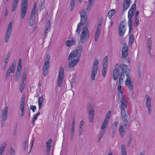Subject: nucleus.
I'll return each mask as SVG.
<instances>
[{
    "label": "nucleus",
    "mask_w": 155,
    "mask_h": 155,
    "mask_svg": "<svg viewBox=\"0 0 155 155\" xmlns=\"http://www.w3.org/2000/svg\"><path fill=\"white\" fill-rule=\"evenodd\" d=\"M121 68L122 70V73L120 75L119 80V84H121V83L122 82L123 79L125 78L124 75V73L126 74L127 79L125 81V84L127 86L129 90L131 91L133 89V86L131 78L129 76L130 70L128 69V66L126 65H122Z\"/></svg>",
    "instance_id": "f257e3e1"
},
{
    "label": "nucleus",
    "mask_w": 155,
    "mask_h": 155,
    "mask_svg": "<svg viewBox=\"0 0 155 155\" xmlns=\"http://www.w3.org/2000/svg\"><path fill=\"white\" fill-rule=\"evenodd\" d=\"M81 50L80 52H78L77 50H74L71 52L69 57L68 60H71L76 58H77L70 62L69 64V66L70 67H74L80 61L79 58L81 55Z\"/></svg>",
    "instance_id": "f03ea898"
},
{
    "label": "nucleus",
    "mask_w": 155,
    "mask_h": 155,
    "mask_svg": "<svg viewBox=\"0 0 155 155\" xmlns=\"http://www.w3.org/2000/svg\"><path fill=\"white\" fill-rule=\"evenodd\" d=\"M80 14L81 16V21L78 24L76 30V32L78 34H79L80 32V25H84L87 19V14L84 10H82L80 12Z\"/></svg>",
    "instance_id": "7ed1b4c3"
},
{
    "label": "nucleus",
    "mask_w": 155,
    "mask_h": 155,
    "mask_svg": "<svg viewBox=\"0 0 155 155\" xmlns=\"http://www.w3.org/2000/svg\"><path fill=\"white\" fill-rule=\"evenodd\" d=\"M110 111H109L108 112L107 114L106 115V118L103 122V123L101 127V130L100 132L101 135V136L100 138L99 139V140H100L102 138L103 135L104 133L105 132V131L106 130L105 127L108 124L109 120L110 118Z\"/></svg>",
    "instance_id": "20e7f679"
},
{
    "label": "nucleus",
    "mask_w": 155,
    "mask_h": 155,
    "mask_svg": "<svg viewBox=\"0 0 155 155\" xmlns=\"http://www.w3.org/2000/svg\"><path fill=\"white\" fill-rule=\"evenodd\" d=\"M89 32L87 27L84 28L82 30L80 36V40L82 43H85L89 37Z\"/></svg>",
    "instance_id": "39448f33"
},
{
    "label": "nucleus",
    "mask_w": 155,
    "mask_h": 155,
    "mask_svg": "<svg viewBox=\"0 0 155 155\" xmlns=\"http://www.w3.org/2000/svg\"><path fill=\"white\" fill-rule=\"evenodd\" d=\"M50 56L48 54L47 55L46 58L45 60V64L43 66V75L44 76H46L47 74L48 69L49 66V61Z\"/></svg>",
    "instance_id": "423d86ee"
},
{
    "label": "nucleus",
    "mask_w": 155,
    "mask_h": 155,
    "mask_svg": "<svg viewBox=\"0 0 155 155\" xmlns=\"http://www.w3.org/2000/svg\"><path fill=\"white\" fill-rule=\"evenodd\" d=\"M21 4V17L23 19L24 18L27 11L28 7V0H22Z\"/></svg>",
    "instance_id": "0eeeda50"
},
{
    "label": "nucleus",
    "mask_w": 155,
    "mask_h": 155,
    "mask_svg": "<svg viewBox=\"0 0 155 155\" xmlns=\"http://www.w3.org/2000/svg\"><path fill=\"white\" fill-rule=\"evenodd\" d=\"M98 61L96 60L94 62L92 68V72L91 75V78L92 80H94L95 79V75L97 73V70L98 68Z\"/></svg>",
    "instance_id": "6e6552de"
},
{
    "label": "nucleus",
    "mask_w": 155,
    "mask_h": 155,
    "mask_svg": "<svg viewBox=\"0 0 155 155\" xmlns=\"http://www.w3.org/2000/svg\"><path fill=\"white\" fill-rule=\"evenodd\" d=\"M64 77V69L62 67L60 68L58 74V85L59 87L61 85Z\"/></svg>",
    "instance_id": "1a4fd4ad"
},
{
    "label": "nucleus",
    "mask_w": 155,
    "mask_h": 155,
    "mask_svg": "<svg viewBox=\"0 0 155 155\" xmlns=\"http://www.w3.org/2000/svg\"><path fill=\"white\" fill-rule=\"evenodd\" d=\"M108 58L107 56H106L103 60L102 64L103 66V69L102 71V76L104 77L106 76V72L107 69Z\"/></svg>",
    "instance_id": "9d476101"
},
{
    "label": "nucleus",
    "mask_w": 155,
    "mask_h": 155,
    "mask_svg": "<svg viewBox=\"0 0 155 155\" xmlns=\"http://www.w3.org/2000/svg\"><path fill=\"white\" fill-rule=\"evenodd\" d=\"M125 23L123 21H121L119 25V35L121 37H123L126 30L125 27Z\"/></svg>",
    "instance_id": "9b49d317"
},
{
    "label": "nucleus",
    "mask_w": 155,
    "mask_h": 155,
    "mask_svg": "<svg viewBox=\"0 0 155 155\" xmlns=\"http://www.w3.org/2000/svg\"><path fill=\"white\" fill-rule=\"evenodd\" d=\"M121 68L119 64H116L113 74V77L114 81L116 80L119 74V71Z\"/></svg>",
    "instance_id": "f8f14e48"
},
{
    "label": "nucleus",
    "mask_w": 155,
    "mask_h": 155,
    "mask_svg": "<svg viewBox=\"0 0 155 155\" xmlns=\"http://www.w3.org/2000/svg\"><path fill=\"white\" fill-rule=\"evenodd\" d=\"M127 102L126 99L124 98H121L120 105V107L122 109V110L121 111V114H126L125 109L127 107Z\"/></svg>",
    "instance_id": "ddd939ff"
},
{
    "label": "nucleus",
    "mask_w": 155,
    "mask_h": 155,
    "mask_svg": "<svg viewBox=\"0 0 155 155\" xmlns=\"http://www.w3.org/2000/svg\"><path fill=\"white\" fill-rule=\"evenodd\" d=\"M12 27V22L11 21L9 23L8 26L7 32L5 36V41L7 42L10 36Z\"/></svg>",
    "instance_id": "4468645a"
},
{
    "label": "nucleus",
    "mask_w": 155,
    "mask_h": 155,
    "mask_svg": "<svg viewBox=\"0 0 155 155\" xmlns=\"http://www.w3.org/2000/svg\"><path fill=\"white\" fill-rule=\"evenodd\" d=\"M136 9V5L134 4L130 10L128 11V18H132Z\"/></svg>",
    "instance_id": "2eb2a0df"
},
{
    "label": "nucleus",
    "mask_w": 155,
    "mask_h": 155,
    "mask_svg": "<svg viewBox=\"0 0 155 155\" xmlns=\"http://www.w3.org/2000/svg\"><path fill=\"white\" fill-rule=\"evenodd\" d=\"M87 108L88 109L89 108H91V110L88 112L89 115V122H92L94 116V111L93 109L92 105H88L87 107Z\"/></svg>",
    "instance_id": "dca6fc26"
},
{
    "label": "nucleus",
    "mask_w": 155,
    "mask_h": 155,
    "mask_svg": "<svg viewBox=\"0 0 155 155\" xmlns=\"http://www.w3.org/2000/svg\"><path fill=\"white\" fill-rule=\"evenodd\" d=\"M8 108L7 106H5L4 110L2 111V123L5 122L7 119Z\"/></svg>",
    "instance_id": "f3484780"
},
{
    "label": "nucleus",
    "mask_w": 155,
    "mask_h": 155,
    "mask_svg": "<svg viewBox=\"0 0 155 155\" xmlns=\"http://www.w3.org/2000/svg\"><path fill=\"white\" fill-rule=\"evenodd\" d=\"M145 97L146 99V107L148 108V111L149 114L150 113L151 110V100L149 96L146 94Z\"/></svg>",
    "instance_id": "a211bd4d"
},
{
    "label": "nucleus",
    "mask_w": 155,
    "mask_h": 155,
    "mask_svg": "<svg viewBox=\"0 0 155 155\" xmlns=\"http://www.w3.org/2000/svg\"><path fill=\"white\" fill-rule=\"evenodd\" d=\"M51 29V23L50 21H47L46 24L45 28L44 30V33L45 36H47V33L50 31Z\"/></svg>",
    "instance_id": "6ab92c4d"
},
{
    "label": "nucleus",
    "mask_w": 155,
    "mask_h": 155,
    "mask_svg": "<svg viewBox=\"0 0 155 155\" xmlns=\"http://www.w3.org/2000/svg\"><path fill=\"white\" fill-rule=\"evenodd\" d=\"M127 50V46L124 45L122 50L123 58H125L128 55Z\"/></svg>",
    "instance_id": "aec40b11"
},
{
    "label": "nucleus",
    "mask_w": 155,
    "mask_h": 155,
    "mask_svg": "<svg viewBox=\"0 0 155 155\" xmlns=\"http://www.w3.org/2000/svg\"><path fill=\"white\" fill-rule=\"evenodd\" d=\"M130 2V0H124L123 2V11H126L129 7Z\"/></svg>",
    "instance_id": "412c9836"
},
{
    "label": "nucleus",
    "mask_w": 155,
    "mask_h": 155,
    "mask_svg": "<svg viewBox=\"0 0 155 155\" xmlns=\"http://www.w3.org/2000/svg\"><path fill=\"white\" fill-rule=\"evenodd\" d=\"M21 71V60L20 59L18 61V64L17 66V71L18 72H17L16 74V76L18 77H19L20 73Z\"/></svg>",
    "instance_id": "4be33fe9"
},
{
    "label": "nucleus",
    "mask_w": 155,
    "mask_h": 155,
    "mask_svg": "<svg viewBox=\"0 0 155 155\" xmlns=\"http://www.w3.org/2000/svg\"><path fill=\"white\" fill-rule=\"evenodd\" d=\"M15 69V66L13 64H12V66L10 67L8 70L6 74V78H7L9 76L11 73H14Z\"/></svg>",
    "instance_id": "5701e85b"
},
{
    "label": "nucleus",
    "mask_w": 155,
    "mask_h": 155,
    "mask_svg": "<svg viewBox=\"0 0 155 155\" xmlns=\"http://www.w3.org/2000/svg\"><path fill=\"white\" fill-rule=\"evenodd\" d=\"M121 116L123 119V125L124 127H126L128 122V120H127V114H121Z\"/></svg>",
    "instance_id": "b1692460"
},
{
    "label": "nucleus",
    "mask_w": 155,
    "mask_h": 155,
    "mask_svg": "<svg viewBox=\"0 0 155 155\" xmlns=\"http://www.w3.org/2000/svg\"><path fill=\"white\" fill-rule=\"evenodd\" d=\"M44 102V99L42 97H40L38 98V105L39 110L42 108Z\"/></svg>",
    "instance_id": "393cba45"
},
{
    "label": "nucleus",
    "mask_w": 155,
    "mask_h": 155,
    "mask_svg": "<svg viewBox=\"0 0 155 155\" xmlns=\"http://www.w3.org/2000/svg\"><path fill=\"white\" fill-rule=\"evenodd\" d=\"M103 19V18H102L99 21L98 24L97 25V30L96 32H97V31H99L100 33L101 30V28L102 27V22Z\"/></svg>",
    "instance_id": "a878e982"
},
{
    "label": "nucleus",
    "mask_w": 155,
    "mask_h": 155,
    "mask_svg": "<svg viewBox=\"0 0 155 155\" xmlns=\"http://www.w3.org/2000/svg\"><path fill=\"white\" fill-rule=\"evenodd\" d=\"M75 42V40L73 39L71 41L67 40L66 41V45L68 47H71L74 44Z\"/></svg>",
    "instance_id": "bb28decb"
},
{
    "label": "nucleus",
    "mask_w": 155,
    "mask_h": 155,
    "mask_svg": "<svg viewBox=\"0 0 155 155\" xmlns=\"http://www.w3.org/2000/svg\"><path fill=\"white\" fill-rule=\"evenodd\" d=\"M35 15L31 14L29 21V25L31 26H32L33 24L35 19Z\"/></svg>",
    "instance_id": "cd10ccee"
},
{
    "label": "nucleus",
    "mask_w": 155,
    "mask_h": 155,
    "mask_svg": "<svg viewBox=\"0 0 155 155\" xmlns=\"http://www.w3.org/2000/svg\"><path fill=\"white\" fill-rule=\"evenodd\" d=\"M18 0H15L12 4V12H14L16 8Z\"/></svg>",
    "instance_id": "c85d7f7f"
},
{
    "label": "nucleus",
    "mask_w": 155,
    "mask_h": 155,
    "mask_svg": "<svg viewBox=\"0 0 155 155\" xmlns=\"http://www.w3.org/2000/svg\"><path fill=\"white\" fill-rule=\"evenodd\" d=\"M6 144V143L4 142L2 145L1 147L0 148V155H2L3 153V151L5 148Z\"/></svg>",
    "instance_id": "c756f323"
},
{
    "label": "nucleus",
    "mask_w": 155,
    "mask_h": 155,
    "mask_svg": "<svg viewBox=\"0 0 155 155\" xmlns=\"http://www.w3.org/2000/svg\"><path fill=\"white\" fill-rule=\"evenodd\" d=\"M116 13V11L114 9H111L109 11L107 17L109 19H110L112 15Z\"/></svg>",
    "instance_id": "7c9ffc66"
},
{
    "label": "nucleus",
    "mask_w": 155,
    "mask_h": 155,
    "mask_svg": "<svg viewBox=\"0 0 155 155\" xmlns=\"http://www.w3.org/2000/svg\"><path fill=\"white\" fill-rule=\"evenodd\" d=\"M119 131L120 135L121 136H123L125 134L124 128L122 126H120L119 128Z\"/></svg>",
    "instance_id": "2f4dec72"
},
{
    "label": "nucleus",
    "mask_w": 155,
    "mask_h": 155,
    "mask_svg": "<svg viewBox=\"0 0 155 155\" xmlns=\"http://www.w3.org/2000/svg\"><path fill=\"white\" fill-rule=\"evenodd\" d=\"M25 82H21V84L20 87V91L21 93H22L24 89L25 86Z\"/></svg>",
    "instance_id": "473e14b6"
},
{
    "label": "nucleus",
    "mask_w": 155,
    "mask_h": 155,
    "mask_svg": "<svg viewBox=\"0 0 155 155\" xmlns=\"http://www.w3.org/2000/svg\"><path fill=\"white\" fill-rule=\"evenodd\" d=\"M75 1L76 0H71L70 2V6H71V11H72L74 8Z\"/></svg>",
    "instance_id": "72a5a7b5"
},
{
    "label": "nucleus",
    "mask_w": 155,
    "mask_h": 155,
    "mask_svg": "<svg viewBox=\"0 0 155 155\" xmlns=\"http://www.w3.org/2000/svg\"><path fill=\"white\" fill-rule=\"evenodd\" d=\"M25 104V96H22L21 101L20 107H24Z\"/></svg>",
    "instance_id": "f704fd0d"
},
{
    "label": "nucleus",
    "mask_w": 155,
    "mask_h": 155,
    "mask_svg": "<svg viewBox=\"0 0 155 155\" xmlns=\"http://www.w3.org/2000/svg\"><path fill=\"white\" fill-rule=\"evenodd\" d=\"M122 155H126L125 147L124 145L121 146Z\"/></svg>",
    "instance_id": "c9c22d12"
},
{
    "label": "nucleus",
    "mask_w": 155,
    "mask_h": 155,
    "mask_svg": "<svg viewBox=\"0 0 155 155\" xmlns=\"http://www.w3.org/2000/svg\"><path fill=\"white\" fill-rule=\"evenodd\" d=\"M36 2H35L31 14L35 15V13L36 12Z\"/></svg>",
    "instance_id": "e433bc0d"
},
{
    "label": "nucleus",
    "mask_w": 155,
    "mask_h": 155,
    "mask_svg": "<svg viewBox=\"0 0 155 155\" xmlns=\"http://www.w3.org/2000/svg\"><path fill=\"white\" fill-rule=\"evenodd\" d=\"M100 34V33L99 31H97V32H96L94 38L95 41H97Z\"/></svg>",
    "instance_id": "4c0bfd02"
},
{
    "label": "nucleus",
    "mask_w": 155,
    "mask_h": 155,
    "mask_svg": "<svg viewBox=\"0 0 155 155\" xmlns=\"http://www.w3.org/2000/svg\"><path fill=\"white\" fill-rule=\"evenodd\" d=\"M134 41V36L133 34H130L129 35V41L132 43Z\"/></svg>",
    "instance_id": "58836bf2"
},
{
    "label": "nucleus",
    "mask_w": 155,
    "mask_h": 155,
    "mask_svg": "<svg viewBox=\"0 0 155 155\" xmlns=\"http://www.w3.org/2000/svg\"><path fill=\"white\" fill-rule=\"evenodd\" d=\"M26 74L25 73H23L21 77V81L22 82H25V81H26Z\"/></svg>",
    "instance_id": "ea45409f"
},
{
    "label": "nucleus",
    "mask_w": 155,
    "mask_h": 155,
    "mask_svg": "<svg viewBox=\"0 0 155 155\" xmlns=\"http://www.w3.org/2000/svg\"><path fill=\"white\" fill-rule=\"evenodd\" d=\"M118 91L119 94H122L123 93L122 91L121 90V84H119L118 87Z\"/></svg>",
    "instance_id": "a19ab883"
},
{
    "label": "nucleus",
    "mask_w": 155,
    "mask_h": 155,
    "mask_svg": "<svg viewBox=\"0 0 155 155\" xmlns=\"http://www.w3.org/2000/svg\"><path fill=\"white\" fill-rule=\"evenodd\" d=\"M20 110L21 111V117H23L24 113V107H20Z\"/></svg>",
    "instance_id": "79ce46f5"
},
{
    "label": "nucleus",
    "mask_w": 155,
    "mask_h": 155,
    "mask_svg": "<svg viewBox=\"0 0 155 155\" xmlns=\"http://www.w3.org/2000/svg\"><path fill=\"white\" fill-rule=\"evenodd\" d=\"M93 0H89V2L90 3L91 5H89V6H88L87 8V11H89L90 8L91 7V5L92 3L93 2Z\"/></svg>",
    "instance_id": "37998d69"
},
{
    "label": "nucleus",
    "mask_w": 155,
    "mask_h": 155,
    "mask_svg": "<svg viewBox=\"0 0 155 155\" xmlns=\"http://www.w3.org/2000/svg\"><path fill=\"white\" fill-rule=\"evenodd\" d=\"M30 107L33 112H35V110L36 109V107L35 106L31 105L30 106Z\"/></svg>",
    "instance_id": "c03bdc74"
},
{
    "label": "nucleus",
    "mask_w": 155,
    "mask_h": 155,
    "mask_svg": "<svg viewBox=\"0 0 155 155\" xmlns=\"http://www.w3.org/2000/svg\"><path fill=\"white\" fill-rule=\"evenodd\" d=\"M129 19L128 21V26H131L132 21V18H128Z\"/></svg>",
    "instance_id": "a18cd8bd"
},
{
    "label": "nucleus",
    "mask_w": 155,
    "mask_h": 155,
    "mask_svg": "<svg viewBox=\"0 0 155 155\" xmlns=\"http://www.w3.org/2000/svg\"><path fill=\"white\" fill-rule=\"evenodd\" d=\"M139 23V20L137 18H135V20L134 21V24L136 26L138 25Z\"/></svg>",
    "instance_id": "49530a36"
},
{
    "label": "nucleus",
    "mask_w": 155,
    "mask_h": 155,
    "mask_svg": "<svg viewBox=\"0 0 155 155\" xmlns=\"http://www.w3.org/2000/svg\"><path fill=\"white\" fill-rule=\"evenodd\" d=\"M52 142L51 139H49L46 142V145H51V143Z\"/></svg>",
    "instance_id": "de8ad7c7"
},
{
    "label": "nucleus",
    "mask_w": 155,
    "mask_h": 155,
    "mask_svg": "<svg viewBox=\"0 0 155 155\" xmlns=\"http://www.w3.org/2000/svg\"><path fill=\"white\" fill-rule=\"evenodd\" d=\"M34 139H33L32 140V141H31V142L30 143L31 148L30 149V151L31 150L32 147L33 146V145L34 144Z\"/></svg>",
    "instance_id": "09e8293b"
},
{
    "label": "nucleus",
    "mask_w": 155,
    "mask_h": 155,
    "mask_svg": "<svg viewBox=\"0 0 155 155\" xmlns=\"http://www.w3.org/2000/svg\"><path fill=\"white\" fill-rule=\"evenodd\" d=\"M74 127H72V128L71 129V134L72 136H73L74 134Z\"/></svg>",
    "instance_id": "8fccbe9b"
},
{
    "label": "nucleus",
    "mask_w": 155,
    "mask_h": 155,
    "mask_svg": "<svg viewBox=\"0 0 155 155\" xmlns=\"http://www.w3.org/2000/svg\"><path fill=\"white\" fill-rule=\"evenodd\" d=\"M147 45L151 44V40L150 38H148L147 42Z\"/></svg>",
    "instance_id": "3c124183"
},
{
    "label": "nucleus",
    "mask_w": 155,
    "mask_h": 155,
    "mask_svg": "<svg viewBox=\"0 0 155 155\" xmlns=\"http://www.w3.org/2000/svg\"><path fill=\"white\" fill-rule=\"evenodd\" d=\"M80 125L79 126V127L80 128H81L82 126H83L84 124V122L83 120H81L80 122Z\"/></svg>",
    "instance_id": "603ef678"
},
{
    "label": "nucleus",
    "mask_w": 155,
    "mask_h": 155,
    "mask_svg": "<svg viewBox=\"0 0 155 155\" xmlns=\"http://www.w3.org/2000/svg\"><path fill=\"white\" fill-rule=\"evenodd\" d=\"M75 124V119L74 118L72 121V127H74Z\"/></svg>",
    "instance_id": "864d4df0"
},
{
    "label": "nucleus",
    "mask_w": 155,
    "mask_h": 155,
    "mask_svg": "<svg viewBox=\"0 0 155 155\" xmlns=\"http://www.w3.org/2000/svg\"><path fill=\"white\" fill-rule=\"evenodd\" d=\"M8 58H5V67H6V66L7 65V63L8 61Z\"/></svg>",
    "instance_id": "5fc2aeb1"
},
{
    "label": "nucleus",
    "mask_w": 155,
    "mask_h": 155,
    "mask_svg": "<svg viewBox=\"0 0 155 155\" xmlns=\"http://www.w3.org/2000/svg\"><path fill=\"white\" fill-rule=\"evenodd\" d=\"M11 153L12 154H14L15 153V151L14 149L12 148H11Z\"/></svg>",
    "instance_id": "6e6d98bb"
},
{
    "label": "nucleus",
    "mask_w": 155,
    "mask_h": 155,
    "mask_svg": "<svg viewBox=\"0 0 155 155\" xmlns=\"http://www.w3.org/2000/svg\"><path fill=\"white\" fill-rule=\"evenodd\" d=\"M46 147L47 150H50L51 148V145H46Z\"/></svg>",
    "instance_id": "4d7b16f0"
},
{
    "label": "nucleus",
    "mask_w": 155,
    "mask_h": 155,
    "mask_svg": "<svg viewBox=\"0 0 155 155\" xmlns=\"http://www.w3.org/2000/svg\"><path fill=\"white\" fill-rule=\"evenodd\" d=\"M139 11H137L136 12L135 14V18H137V15H138V14H139Z\"/></svg>",
    "instance_id": "13d9d810"
},
{
    "label": "nucleus",
    "mask_w": 155,
    "mask_h": 155,
    "mask_svg": "<svg viewBox=\"0 0 155 155\" xmlns=\"http://www.w3.org/2000/svg\"><path fill=\"white\" fill-rule=\"evenodd\" d=\"M148 47V49H150V50L151 49V45H147Z\"/></svg>",
    "instance_id": "bf43d9fd"
},
{
    "label": "nucleus",
    "mask_w": 155,
    "mask_h": 155,
    "mask_svg": "<svg viewBox=\"0 0 155 155\" xmlns=\"http://www.w3.org/2000/svg\"><path fill=\"white\" fill-rule=\"evenodd\" d=\"M40 114V112H38L35 116L38 117Z\"/></svg>",
    "instance_id": "052dcab7"
},
{
    "label": "nucleus",
    "mask_w": 155,
    "mask_h": 155,
    "mask_svg": "<svg viewBox=\"0 0 155 155\" xmlns=\"http://www.w3.org/2000/svg\"><path fill=\"white\" fill-rule=\"evenodd\" d=\"M129 33H130V31L132 30V28H131V26H129Z\"/></svg>",
    "instance_id": "680f3d73"
},
{
    "label": "nucleus",
    "mask_w": 155,
    "mask_h": 155,
    "mask_svg": "<svg viewBox=\"0 0 155 155\" xmlns=\"http://www.w3.org/2000/svg\"><path fill=\"white\" fill-rule=\"evenodd\" d=\"M37 117L34 116L33 118L32 119V120H35L37 119Z\"/></svg>",
    "instance_id": "e2e57ef3"
},
{
    "label": "nucleus",
    "mask_w": 155,
    "mask_h": 155,
    "mask_svg": "<svg viewBox=\"0 0 155 155\" xmlns=\"http://www.w3.org/2000/svg\"><path fill=\"white\" fill-rule=\"evenodd\" d=\"M114 124L115 127H116L117 125V122H114Z\"/></svg>",
    "instance_id": "0e129e2a"
},
{
    "label": "nucleus",
    "mask_w": 155,
    "mask_h": 155,
    "mask_svg": "<svg viewBox=\"0 0 155 155\" xmlns=\"http://www.w3.org/2000/svg\"><path fill=\"white\" fill-rule=\"evenodd\" d=\"M8 14V12L7 9H6V11L5 13V16H6Z\"/></svg>",
    "instance_id": "69168bd1"
},
{
    "label": "nucleus",
    "mask_w": 155,
    "mask_h": 155,
    "mask_svg": "<svg viewBox=\"0 0 155 155\" xmlns=\"http://www.w3.org/2000/svg\"><path fill=\"white\" fill-rule=\"evenodd\" d=\"M148 52L149 55L150 54V49H148Z\"/></svg>",
    "instance_id": "338daca9"
},
{
    "label": "nucleus",
    "mask_w": 155,
    "mask_h": 155,
    "mask_svg": "<svg viewBox=\"0 0 155 155\" xmlns=\"http://www.w3.org/2000/svg\"><path fill=\"white\" fill-rule=\"evenodd\" d=\"M35 120H33L32 119V123L34 125L35 124Z\"/></svg>",
    "instance_id": "774afa93"
}]
</instances>
